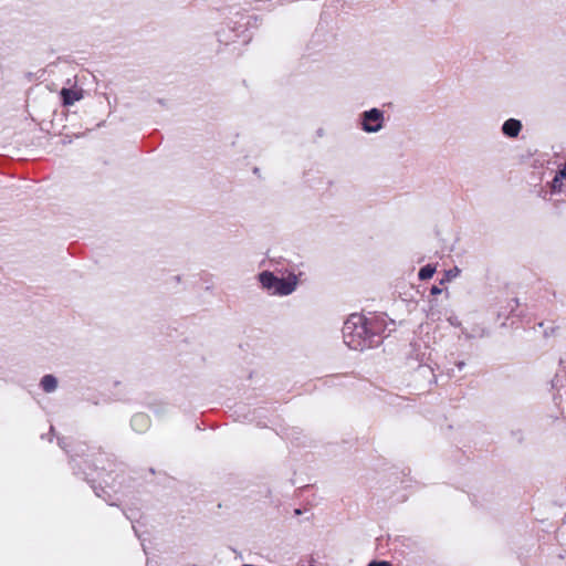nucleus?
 <instances>
[{"instance_id":"obj_1","label":"nucleus","mask_w":566,"mask_h":566,"mask_svg":"<svg viewBox=\"0 0 566 566\" xmlns=\"http://www.w3.org/2000/svg\"><path fill=\"white\" fill-rule=\"evenodd\" d=\"M371 335L366 326V319L360 314H352L343 326L344 343L354 350H364L373 345Z\"/></svg>"},{"instance_id":"obj_2","label":"nucleus","mask_w":566,"mask_h":566,"mask_svg":"<svg viewBox=\"0 0 566 566\" xmlns=\"http://www.w3.org/2000/svg\"><path fill=\"white\" fill-rule=\"evenodd\" d=\"M361 118V128L367 133H377L382 128L384 113L378 108L364 112Z\"/></svg>"},{"instance_id":"obj_3","label":"nucleus","mask_w":566,"mask_h":566,"mask_svg":"<svg viewBox=\"0 0 566 566\" xmlns=\"http://www.w3.org/2000/svg\"><path fill=\"white\" fill-rule=\"evenodd\" d=\"M297 285V277L290 275L287 279H277V283L273 290V294L289 295L295 291Z\"/></svg>"},{"instance_id":"obj_4","label":"nucleus","mask_w":566,"mask_h":566,"mask_svg":"<svg viewBox=\"0 0 566 566\" xmlns=\"http://www.w3.org/2000/svg\"><path fill=\"white\" fill-rule=\"evenodd\" d=\"M522 129V124L520 120L510 118L504 122L502 126V132L504 135L509 137H516Z\"/></svg>"},{"instance_id":"obj_5","label":"nucleus","mask_w":566,"mask_h":566,"mask_svg":"<svg viewBox=\"0 0 566 566\" xmlns=\"http://www.w3.org/2000/svg\"><path fill=\"white\" fill-rule=\"evenodd\" d=\"M277 279L273 273L264 271L259 274V281L263 289L273 292L275 284L277 283Z\"/></svg>"},{"instance_id":"obj_6","label":"nucleus","mask_w":566,"mask_h":566,"mask_svg":"<svg viewBox=\"0 0 566 566\" xmlns=\"http://www.w3.org/2000/svg\"><path fill=\"white\" fill-rule=\"evenodd\" d=\"M41 387L45 392H52L57 387V379L53 375H45L41 379Z\"/></svg>"},{"instance_id":"obj_7","label":"nucleus","mask_w":566,"mask_h":566,"mask_svg":"<svg viewBox=\"0 0 566 566\" xmlns=\"http://www.w3.org/2000/svg\"><path fill=\"white\" fill-rule=\"evenodd\" d=\"M132 426L135 430L142 431L144 428L148 426V418L143 413H138L133 417Z\"/></svg>"},{"instance_id":"obj_8","label":"nucleus","mask_w":566,"mask_h":566,"mask_svg":"<svg viewBox=\"0 0 566 566\" xmlns=\"http://www.w3.org/2000/svg\"><path fill=\"white\" fill-rule=\"evenodd\" d=\"M436 272V268L428 264L423 268L420 269L419 273H418V276L420 280H428V279H431L432 275L434 274Z\"/></svg>"},{"instance_id":"obj_9","label":"nucleus","mask_w":566,"mask_h":566,"mask_svg":"<svg viewBox=\"0 0 566 566\" xmlns=\"http://www.w3.org/2000/svg\"><path fill=\"white\" fill-rule=\"evenodd\" d=\"M563 179H564V178H560V177L556 174L555 178H554V179H553V181H552V189H553V191H555V192H556V191H558V192H559V191L562 190V188H563V186H564V184H563Z\"/></svg>"},{"instance_id":"obj_10","label":"nucleus","mask_w":566,"mask_h":566,"mask_svg":"<svg viewBox=\"0 0 566 566\" xmlns=\"http://www.w3.org/2000/svg\"><path fill=\"white\" fill-rule=\"evenodd\" d=\"M61 95H62L64 105H70L71 104V88L64 87L61 92Z\"/></svg>"},{"instance_id":"obj_11","label":"nucleus","mask_w":566,"mask_h":566,"mask_svg":"<svg viewBox=\"0 0 566 566\" xmlns=\"http://www.w3.org/2000/svg\"><path fill=\"white\" fill-rule=\"evenodd\" d=\"M84 97V91L73 86V103Z\"/></svg>"},{"instance_id":"obj_12","label":"nucleus","mask_w":566,"mask_h":566,"mask_svg":"<svg viewBox=\"0 0 566 566\" xmlns=\"http://www.w3.org/2000/svg\"><path fill=\"white\" fill-rule=\"evenodd\" d=\"M368 566H391L390 563L386 560H374L368 564Z\"/></svg>"},{"instance_id":"obj_13","label":"nucleus","mask_w":566,"mask_h":566,"mask_svg":"<svg viewBox=\"0 0 566 566\" xmlns=\"http://www.w3.org/2000/svg\"><path fill=\"white\" fill-rule=\"evenodd\" d=\"M557 175H558L560 178L566 179V160H565V164H564L563 168L557 172Z\"/></svg>"},{"instance_id":"obj_14","label":"nucleus","mask_w":566,"mask_h":566,"mask_svg":"<svg viewBox=\"0 0 566 566\" xmlns=\"http://www.w3.org/2000/svg\"><path fill=\"white\" fill-rule=\"evenodd\" d=\"M430 292L433 295H438V294H440L442 292V290L440 287H438V286H432Z\"/></svg>"},{"instance_id":"obj_15","label":"nucleus","mask_w":566,"mask_h":566,"mask_svg":"<svg viewBox=\"0 0 566 566\" xmlns=\"http://www.w3.org/2000/svg\"><path fill=\"white\" fill-rule=\"evenodd\" d=\"M463 365H464V363H463V361H461V363H459V364H458V366H459V368H460V369L463 367Z\"/></svg>"}]
</instances>
